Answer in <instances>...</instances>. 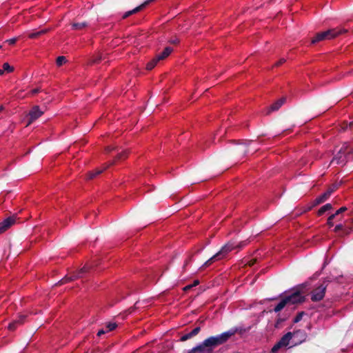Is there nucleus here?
<instances>
[{"instance_id":"nucleus-1","label":"nucleus","mask_w":353,"mask_h":353,"mask_svg":"<svg viewBox=\"0 0 353 353\" xmlns=\"http://www.w3.org/2000/svg\"><path fill=\"white\" fill-rule=\"evenodd\" d=\"M238 330L237 327H233L221 334L210 336L203 341V345L209 353H213L214 348L227 342Z\"/></svg>"},{"instance_id":"nucleus-2","label":"nucleus","mask_w":353,"mask_h":353,"mask_svg":"<svg viewBox=\"0 0 353 353\" xmlns=\"http://www.w3.org/2000/svg\"><path fill=\"white\" fill-rule=\"evenodd\" d=\"M347 32V30L344 28H336L328 30L325 32H319L312 39L311 43L315 44L321 41L334 39L341 34Z\"/></svg>"},{"instance_id":"nucleus-3","label":"nucleus","mask_w":353,"mask_h":353,"mask_svg":"<svg viewBox=\"0 0 353 353\" xmlns=\"http://www.w3.org/2000/svg\"><path fill=\"white\" fill-rule=\"evenodd\" d=\"M353 153V149L350 148L348 143L345 142L339 151L333 157L332 163H335L337 165H345L347 161V156Z\"/></svg>"},{"instance_id":"nucleus-4","label":"nucleus","mask_w":353,"mask_h":353,"mask_svg":"<svg viewBox=\"0 0 353 353\" xmlns=\"http://www.w3.org/2000/svg\"><path fill=\"white\" fill-rule=\"evenodd\" d=\"M330 282V280H325L318 287L312 290L311 292V300L313 302L320 301L324 298L327 285Z\"/></svg>"},{"instance_id":"nucleus-5","label":"nucleus","mask_w":353,"mask_h":353,"mask_svg":"<svg viewBox=\"0 0 353 353\" xmlns=\"http://www.w3.org/2000/svg\"><path fill=\"white\" fill-rule=\"evenodd\" d=\"M300 336L303 338L302 341H304L305 339V333L303 330H296L294 332H288L285 335H283L281 339L279 341V342L281 343V345L284 347L289 345L290 340L292 339L293 336Z\"/></svg>"},{"instance_id":"nucleus-6","label":"nucleus","mask_w":353,"mask_h":353,"mask_svg":"<svg viewBox=\"0 0 353 353\" xmlns=\"http://www.w3.org/2000/svg\"><path fill=\"white\" fill-rule=\"evenodd\" d=\"M44 113V111L41 110L39 105H34L30 110L27 117L28 123L27 125H30Z\"/></svg>"},{"instance_id":"nucleus-7","label":"nucleus","mask_w":353,"mask_h":353,"mask_svg":"<svg viewBox=\"0 0 353 353\" xmlns=\"http://www.w3.org/2000/svg\"><path fill=\"white\" fill-rule=\"evenodd\" d=\"M88 271V268L84 266L83 268H81L79 271L74 272L71 276L66 275L61 281H59L57 285H62V284L66 283L68 282H70L71 281H74L77 279L81 278L83 276V274L84 273L87 272Z\"/></svg>"},{"instance_id":"nucleus-8","label":"nucleus","mask_w":353,"mask_h":353,"mask_svg":"<svg viewBox=\"0 0 353 353\" xmlns=\"http://www.w3.org/2000/svg\"><path fill=\"white\" fill-rule=\"evenodd\" d=\"M285 299L289 305L301 303L305 301V297L301 296L299 291H296L288 296H285Z\"/></svg>"},{"instance_id":"nucleus-9","label":"nucleus","mask_w":353,"mask_h":353,"mask_svg":"<svg viewBox=\"0 0 353 353\" xmlns=\"http://www.w3.org/2000/svg\"><path fill=\"white\" fill-rule=\"evenodd\" d=\"M234 248V243L228 242V243L225 244L217 253H216V255L219 259L221 260L224 259Z\"/></svg>"},{"instance_id":"nucleus-10","label":"nucleus","mask_w":353,"mask_h":353,"mask_svg":"<svg viewBox=\"0 0 353 353\" xmlns=\"http://www.w3.org/2000/svg\"><path fill=\"white\" fill-rule=\"evenodd\" d=\"M17 221L16 216H12L6 218L3 221L0 222V234L3 233L8 230L12 225L15 224Z\"/></svg>"},{"instance_id":"nucleus-11","label":"nucleus","mask_w":353,"mask_h":353,"mask_svg":"<svg viewBox=\"0 0 353 353\" xmlns=\"http://www.w3.org/2000/svg\"><path fill=\"white\" fill-rule=\"evenodd\" d=\"M26 317L27 315L26 314H19L16 319L9 323L8 326V329L12 331L15 330L18 326L24 323Z\"/></svg>"},{"instance_id":"nucleus-12","label":"nucleus","mask_w":353,"mask_h":353,"mask_svg":"<svg viewBox=\"0 0 353 353\" xmlns=\"http://www.w3.org/2000/svg\"><path fill=\"white\" fill-rule=\"evenodd\" d=\"M286 98L282 97L281 99L275 101L272 105H271L267 111V114H270L272 112L278 110L285 102Z\"/></svg>"},{"instance_id":"nucleus-13","label":"nucleus","mask_w":353,"mask_h":353,"mask_svg":"<svg viewBox=\"0 0 353 353\" xmlns=\"http://www.w3.org/2000/svg\"><path fill=\"white\" fill-rule=\"evenodd\" d=\"M347 210V208L346 207L343 206V207H341V208H339L338 210H336V212L334 214L330 215L328 217L327 221V224L329 225V227L331 228L334 225V223H333L334 219H335L336 217H338V215L345 212Z\"/></svg>"},{"instance_id":"nucleus-14","label":"nucleus","mask_w":353,"mask_h":353,"mask_svg":"<svg viewBox=\"0 0 353 353\" xmlns=\"http://www.w3.org/2000/svg\"><path fill=\"white\" fill-rule=\"evenodd\" d=\"M153 0H148V1H145L143 3H142L141 5H140L139 6H137V8H134L133 10H130V11H128L126 12L123 16V19H125L128 17H130V15L133 14H135L137 12H138L139 11H140L141 9H143V8L145 7V6H147L150 2L152 1Z\"/></svg>"},{"instance_id":"nucleus-15","label":"nucleus","mask_w":353,"mask_h":353,"mask_svg":"<svg viewBox=\"0 0 353 353\" xmlns=\"http://www.w3.org/2000/svg\"><path fill=\"white\" fill-rule=\"evenodd\" d=\"M200 330H201V327L199 326L196 327L190 332L182 336L180 339V341L183 342V341H185L195 336L196 335H197L199 333Z\"/></svg>"},{"instance_id":"nucleus-16","label":"nucleus","mask_w":353,"mask_h":353,"mask_svg":"<svg viewBox=\"0 0 353 353\" xmlns=\"http://www.w3.org/2000/svg\"><path fill=\"white\" fill-rule=\"evenodd\" d=\"M109 168V165L107 163L104 164L102 168H97L95 170L90 171L88 172V179H92L95 178L99 174H101L104 170Z\"/></svg>"},{"instance_id":"nucleus-17","label":"nucleus","mask_w":353,"mask_h":353,"mask_svg":"<svg viewBox=\"0 0 353 353\" xmlns=\"http://www.w3.org/2000/svg\"><path fill=\"white\" fill-rule=\"evenodd\" d=\"M128 152L127 150L122 151L121 152L119 153L116 156V157L114 160L107 163V164L109 165V167H110V165H114L116 163V161H121V160L125 159L128 157Z\"/></svg>"},{"instance_id":"nucleus-18","label":"nucleus","mask_w":353,"mask_h":353,"mask_svg":"<svg viewBox=\"0 0 353 353\" xmlns=\"http://www.w3.org/2000/svg\"><path fill=\"white\" fill-rule=\"evenodd\" d=\"M234 152L238 154L240 156H245L248 152V146L245 144H240V145H238L235 148H234Z\"/></svg>"},{"instance_id":"nucleus-19","label":"nucleus","mask_w":353,"mask_h":353,"mask_svg":"<svg viewBox=\"0 0 353 353\" xmlns=\"http://www.w3.org/2000/svg\"><path fill=\"white\" fill-rule=\"evenodd\" d=\"M172 51H173L172 48L166 47L162 52H161L160 54L157 55L158 57V59H160V60L165 59L171 54V52Z\"/></svg>"},{"instance_id":"nucleus-20","label":"nucleus","mask_w":353,"mask_h":353,"mask_svg":"<svg viewBox=\"0 0 353 353\" xmlns=\"http://www.w3.org/2000/svg\"><path fill=\"white\" fill-rule=\"evenodd\" d=\"M289 305L285 297L274 307V312H279L282 310L286 305Z\"/></svg>"},{"instance_id":"nucleus-21","label":"nucleus","mask_w":353,"mask_h":353,"mask_svg":"<svg viewBox=\"0 0 353 353\" xmlns=\"http://www.w3.org/2000/svg\"><path fill=\"white\" fill-rule=\"evenodd\" d=\"M48 32V29H43L39 31L31 32L28 34L30 39H37Z\"/></svg>"},{"instance_id":"nucleus-22","label":"nucleus","mask_w":353,"mask_h":353,"mask_svg":"<svg viewBox=\"0 0 353 353\" xmlns=\"http://www.w3.org/2000/svg\"><path fill=\"white\" fill-rule=\"evenodd\" d=\"M161 61L160 59H158V57L156 56L154 58H153L151 61H150L147 65H146V69L148 70H151L152 69H153L156 65L157 64V63Z\"/></svg>"},{"instance_id":"nucleus-23","label":"nucleus","mask_w":353,"mask_h":353,"mask_svg":"<svg viewBox=\"0 0 353 353\" xmlns=\"http://www.w3.org/2000/svg\"><path fill=\"white\" fill-rule=\"evenodd\" d=\"M332 208V205L330 203H327L322 206L317 212L319 216L323 215L325 212Z\"/></svg>"},{"instance_id":"nucleus-24","label":"nucleus","mask_w":353,"mask_h":353,"mask_svg":"<svg viewBox=\"0 0 353 353\" xmlns=\"http://www.w3.org/2000/svg\"><path fill=\"white\" fill-rule=\"evenodd\" d=\"M87 26L88 23L86 22L73 23L72 24V28L75 30H82Z\"/></svg>"},{"instance_id":"nucleus-25","label":"nucleus","mask_w":353,"mask_h":353,"mask_svg":"<svg viewBox=\"0 0 353 353\" xmlns=\"http://www.w3.org/2000/svg\"><path fill=\"white\" fill-rule=\"evenodd\" d=\"M216 261H219V259L215 254L211 258H210L207 261H205L201 268L208 267V266L210 265L213 262Z\"/></svg>"},{"instance_id":"nucleus-26","label":"nucleus","mask_w":353,"mask_h":353,"mask_svg":"<svg viewBox=\"0 0 353 353\" xmlns=\"http://www.w3.org/2000/svg\"><path fill=\"white\" fill-rule=\"evenodd\" d=\"M102 57L100 54L94 55L88 61V64L92 65V64H97L99 63Z\"/></svg>"},{"instance_id":"nucleus-27","label":"nucleus","mask_w":353,"mask_h":353,"mask_svg":"<svg viewBox=\"0 0 353 353\" xmlns=\"http://www.w3.org/2000/svg\"><path fill=\"white\" fill-rule=\"evenodd\" d=\"M194 350H196L197 353H209L206 347L203 345V341L201 344L194 347Z\"/></svg>"},{"instance_id":"nucleus-28","label":"nucleus","mask_w":353,"mask_h":353,"mask_svg":"<svg viewBox=\"0 0 353 353\" xmlns=\"http://www.w3.org/2000/svg\"><path fill=\"white\" fill-rule=\"evenodd\" d=\"M3 72L6 71L7 72H12L14 71V68L11 65H10V64L8 63H4L3 64Z\"/></svg>"},{"instance_id":"nucleus-29","label":"nucleus","mask_w":353,"mask_h":353,"mask_svg":"<svg viewBox=\"0 0 353 353\" xmlns=\"http://www.w3.org/2000/svg\"><path fill=\"white\" fill-rule=\"evenodd\" d=\"M66 62V58L64 56H59L57 58L56 63L58 66L62 65Z\"/></svg>"},{"instance_id":"nucleus-30","label":"nucleus","mask_w":353,"mask_h":353,"mask_svg":"<svg viewBox=\"0 0 353 353\" xmlns=\"http://www.w3.org/2000/svg\"><path fill=\"white\" fill-rule=\"evenodd\" d=\"M305 314V312H299L296 316L294 317V320H293V323H296L298 322H299L302 318H303V316Z\"/></svg>"},{"instance_id":"nucleus-31","label":"nucleus","mask_w":353,"mask_h":353,"mask_svg":"<svg viewBox=\"0 0 353 353\" xmlns=\"http://www.w3.org/2000/svg\"><path fill=\"white\" fill-rule=\"evenodd\" d=\"M283 347L281 343L278 341L272 348L271 353H276L277 351L281 348Z\"/></svg>"},{"instance_id":"nucleus-32","label":"nucleus","mask_w":353,"mask_h":353,"mask_svg":"<svg viewBox=\"0 0 353 353\" xmlns=\"http://www.w3.org/2000/svg\"><path fill=\"white\" fill-rule=\"evenodd\" d=\"M324 201H323L322 198L319 196L316 197L312 203V206H316L322 203H323Z\"/></svg>"},{"instance_id":"nucleus-33","label":"nucleus","mask_w":353,"mask_h":353,"mask_svg":"<svg viewBox=\"0 0 353 353\" xmlns=\"http://www.w3.org/2000/svg\"><path fill=\"white\" fill-rule=\"evenodd\" d=\"M117 325L116 323H108L107 325H106V327L108 329V331H112L114 330L116 327H117Z\"/></svg>"},{"instance_id":"nucleus-34","label":"nucleus","mask_w":353,"mask_h":353,"mask_svg":"<svg viewBox=\"0 0 353 353\" xmlns=\"http://www.w3.org/2000/svg\"><path fill=\"white\" fill-rule=\"evenodd\" d=\"M330 191H326L325 192H324L323 194H322L321 195H320V196L322 198L323 201H324V202L325 201H327L330 196Z\"/></svg>"},{"instance_id":"nucleus-35","label":"nucleus","mask_w":353,"mask_h":353,"mask_svg":"<svg viewBox=\"0 0 353 353\" xmlns=\"http://www.w3.org/2000/svg\"><path fill=\"white\" fill-rule=\"evenodd\" d=\"M192 261V255H190L188 258L185 261L183 269L185 270V268L191 263Z\"/></svg>"},{"instance_id":"nucleus-36","label":"nucleus","mask_w":353,"mask_h":353,"mask_svg":"<svg viewBox=\"0 0 353 353\" xmlns=\"http://www.w3.org/2000/svg\"><path fill=\"white\" fill-rule=\"evenodd\" d=\"M338 188V185L333 184L327 191H330V195Z\"/></svg>"},{"instance_id":"nucleus-37","label":"nucleus","mask_w":353,"mask_h":353,"mask_svg":"<svg viewBox=\"0 0 353 353\" xmlns=\"http://www.w3.org/2000/svg\"><path fill=\"white\" fill-rule=\"evenodd\" d=\"M285 321L284 319L278 318L275 323V327L279 328L280 325Z\"/></svg>"},{"instance_id":"nucleus-38","label":"nucleus","mask_w":353,"mask_h":353,"mask_svg":"<svg viewBox=\"0 0 353 353\" xmlns=\"http://www.w3.org/2000/svg\"><path fill=\"white\" fill-rule=\"evenodd\" d=\"M17 41V38H12L6 41L9 45H14Z\"/></svg>"},{"instance_id":"nucleus-39","label":"nucleus","mask_w":353,"mask_h":353,"mask_svg":"<svg viewBox=\"0 0 353 353\" xmlns=\"http://www.w3.org/2000/svg\"><path fill=\"white\" fill-rule=\"evenodd\" d=\"M256 263V259H252L249 260L246 263V265H248V266L251 267V266L254 265Z\"/></svg>"},{"instance_id":"nucleus-40","label":"nucleus","mask_w":353,"mask_h":353,"mask_svg":"<svg viewBox=\"0 0 353 353\" xmlns=\"http://www.w3.org/2000/svg\"><path fill=\"white\" fill-rule=\"evenodd\" d=\"M285 61H286L285 59L281 58V59H279V61L278 62H276L275 63V66H279L281 64L284 63Z\"/></svg>"},{"instance_id":"nucleus-41","label":"nucleus","mask_w":353,"mask_h":353,"mask_svg":"<svg viewBox=\"0 0 353 353\" xmlns=\"http://www.w3.org/2000/svg\"><path fill=\"white\" fill-rule=\"evenodd\" d=\"M343 226L342 224L336 225L334 228V232H337L343 229Z\"/></svg>"},{"instance_id":"nucleus-42","label":"nucleus","mask_w":353,"mask_h":353,"mask_svg":"<svg viewBox=\"0 0 353 353\" xmlns=\"http://www.w3.org/2000/svg\"><path fill=\"white\" fill-rule=\"evenodd\" d=\"M172 44H177L179 43V40L177 38L172 39L169 41Z\"/></svg>"},{"instance_id":"nucleus-43","label":"nucleus","mask_w":353,"mask_h":353,"mask_svg":"<svg viewBox=\"0 0 353 353\" xmlns=\"http://www.w3.org/2000/svg\"><path fill=\"white\" fill-rule=\"evenodd\" d=\"M315 206H312V203H311L310 204H309L306 208L304 210V212H307V211H310L313 208H314Z\"/></svg>"},{"instance_id":"nucleus-44","label":"nucleus","mask_w":353,"mask_h":353,"mask_svg":"<svg viewBox=\"0 0 353 353\" xmlns=\"http://www.w3.org/2000/svg\"><path fill=\"white\" fill-rule=\"evenodd\" d=\"M245 245V243L244 242H241V243H240L239 245H235V248H238L241 249V248H242Z\"/></svg>"},{"instance_id":"nucleus-45","label":"nucleus","mask_w":353,"mask_h":353,"mask_svg":"<svg viewBox=\"0 0 353 353\" xmlns=\"http://www.w3.org/2000/svg\"><path fill=\"white\" fill-rule=\"evenodd\" d=\"M115 150V148L114 147H111V146H108L106 148H105V150L108 152H111L112 150Z\"/></svg>"},{"instance_id":"nucleus-46","label":"nucleus","mask_w":353,"mask_h":353,"mask_svg":"<svg viewBox=\"0 0 353 353\" xmlns=\"http://www.w3.org/2000/svg\"><path fill=\"white\" fill-rule=\"evenodd\" d=\"M105 333V331L103 330H99L98 333H97V336H101V335L104 334Z\"/></svg>"},{"instance_id":"nucleus-47","label":"nucleus","mask_w":353,"mask_h":353,"mask_svg":"<svg viewBox=\"0 0 353 353\" xmlns=\"http://www.w3.org/2000/svg\"><path fill=\"white\" fill-rule=\"evenodd\" d=\"M192 288V285H188L183 288V290L188 291V290H190Z\"/></svg>"},{"instance_id":"nucleus-48","label":"nucleus","mask_w":353,"mask_h":353,"mask_svg":"<svg viewBox=\"0 0 353 353\" xmlns=\"http://www.w3.org/2000/svg\"><path fill=\"white\" fill-rule=\"evenodd\" d=\"M39 92H40V89L39 88H35V89H33L32 90V93L33 94H36L39 93Z\"/></svg>"},{"instance_id":"nucleus-49","label":"nucleus","mask_w":353,"mask_h":353,"mask_svg":"<svg viewBox=\"0 0 353 353\" xmlns=\"http://www.w3.org/2000/svg\"><path fill=\"white\" fill-rule=\"evenodd\" d=\"M136 305H137V303L134 304V305L133 307H131L129 308V310H128L129 313H132L134 310V309L136 307Z\"/></svg>"},{"instance_id":"nucleus-50","label":"nucleus","mask_w":353,"mask_h":353,"mask_svg":"<svg viewBox=\"0 0 353 353\" xmlns=\"http://www.w3.org/2000/svg\"><path fill=\"white\" fill-rule=\"evenodd\" d=\"M199 284V280H195L192 284H191L192 285V288L194 287V286H196L197 285Z\"/></svg>"},{"instance_id":"nucleus-51","label":"nucleus","mask_w":353,"mask_h":353,"mask_svg":"<svg viewBox=\"0 0 353 353\" xmlns=\"http://www.w3.org/2000/svg\"><path fill=\"white\" fill-rule=\"evenodd\" d=\"M188 353H197V352L194 350V347H193L192 350H189Z\"/></svg>"},{"instance_id":"nucleus-52","label":"nucleus","mask_w":353,"mask_h":353,"mask_svg":"<svg viewBox=\"0 0 353 353\" xmlns=\"http://www.w3.org/2000/svg\"><path fill=\"white\" fill-rule=\"evenodd\" d=\"M4 110V106L3 105H0V111H2Z\"/></svg>"},{"instance_id":"nucleus-53","label":"nucleus","mask_w":353,"mask_h":353,"mask_svg":"<svg viewBox=\"0 0 353 353\" xmlns=\"http://www.w3.org/2000/svg\"><path fill=\"white\" fill-rule=\"evenodd\" d=\"M349 125L350 128L353 127V121L350 122Z\"/></svg>"},{"instance_id":"nucleus-54","label":"nucleus","mask_w":353,"mask_h":353,"mask_svg":"<svg viewBox=\"0 0 353 353\" xmlns=\"http://www.w3.org/2000/svg\"><path fill=\"white\" fill-rule=\"evenodd\" d=\"M3 74V70L0 69V75H2Z\"/></svg>"},{"instance_id":"nucleus-55","label":"nucleus","mask_w":353,"mask_h":353,"mask_svg":"<svg viewBox=\"0 0 353 353\" xmlns=\"http://www.w3.org/2000/svg\"><path fill=\"white\" fill-rule=\"evenodd\" d=\"M1 48H2V46H0V49H1Z\"/></svg>"}]
</instances>
